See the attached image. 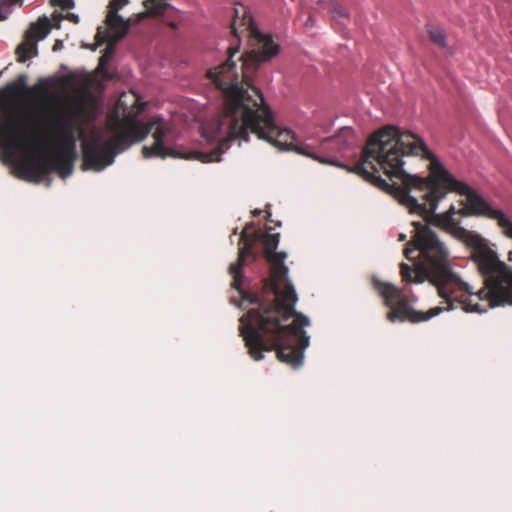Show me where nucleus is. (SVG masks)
I'll list each match as a JSON object with an SVG mask.
<instances>
[{"instance_id":"obj_1","label":"nucleus","mask_w":512,"mask_h":512,"mask_svg":"<svg viewBox=\"0 0 512 512\" xmlns=\"http://www.w3.org/2000/svg\"><path fill=\"white\" fill-rule=\"evenodd\" d=\"M349 171L361 176L378 189L393 195L410 213L446 230L458 226L456 214L483 216L497 221L502 233L512 240V221L503 211L492 208L468 184L457 180L429 150L418 135L387 125L367 140L360 160ZM415 233L404 255L418 260L415 269L402 263L400 273L406 283L429 280L448 307H434L427 312L410 307L404 291L377 278L373 288L390 310L387 319L419 323L428 321L459 302L466 312H487L489 309L512 305V269L501 261L486 243H478L472 253L483 287H473L454 273L448 252L436 233L421 222H413Z\"/></svg>"},{"instance_id":"obj_2","label":"nucleus","mask_w":512,"mask_h":512,"mask_svg":"<svg viewBox=\"0 0 512 512\" xmlns=\"http://www.w3.org/2000/svg\"><path fill=\"white\" fill-rule=\"evenodd\" d=\"M232 35L240 41L243 34L249 39V50L240 56L242 61V82H238L236 62L233 60L239 52V43L227 49L228 58L219 66L210 69L207 77L222 92L223 113L219 118L218 131L221 137L219 145L210 152L217 153L219 162L221 155L229 148L233 140L247 141L249 132L259 139L271 143L281 150H293L298 154L310 157L321 163L341 166L332 158L319 156L308 144L294 143L295 134L289 129H280L273 118L263 95L253 82V75L261 64L269 62L279 54L280 47L270 35L262 34L253 22L252 16L245 6L234 8V17L230 24Z\"/></svg>"},{"instance_id":"obj_3","label":"nucleus","mask_w":512,"mask_h":512,"mask_svg":"<svg viewBox=\"0 0 512 512\" xmlns=\"http://www.w3.org/2000/svg\"><path fill=\"white\" fill-rule=\"evenodd\" d=\"M247 225L240 234L243 245L239 247L238 259L229 266L233 278L231 287L242 299L256 305L240 318L239 332L255 361L264 358L263 352L276 351L277 358L293 368L303 363L304 350L310 338L304 327L310 324L308 317L295 310L298 300L296 291L288 279V268L284 264L286 253L276 252L279 234L265 233L262 237L264 253L270 263V277L262 281L259 292H246L241 288L243 266L247 257H253V244L257 233L249 235Z\"/></svg>"},{"instance_id":"obj_4","label":"nucleus","mask_w":512,"mask_h":512,"mask_svg":"<svg viewBox=\"0 0 512 512\" xmlns=\"http://www.w3.org/2000/svg\"><path fill=\"white\" fill-rule=\"evenodd\" d=\"M153 128H155L152 133L153 144L145 145L141 149L142 156L145 159L172 157L211 163V160L218 157L216 152L189 151L183 153L166 146V137L171 129L164 120L156 116L151 121L142 123L136 120L135 114L124 119L123 128L112 140L103 141L99 136H93L90 140L83 142L82 170L102 171L114 162L117 150H124L132 143L143 141Z\"/></svg>"},{"instance_id":"obj_5","label":"nucleus","mask_w":512,"mask_h":512,"mask_svg":"<svg viewBox=\"0 0 512 512\" xmlns=\"http://www.w3.org/2000/svg\"><path fill=\"white\" fill-rule=\"evenodd\" d=\"M76 155L74 138L63 132L55 150L38 158L26 159L17 166V170L22 179L36 183L44 180L52 171L66 178L73 171Z\"/></svg>"},{"instance_id":"obj_6","label":"nucleus","mask_w":512,"mask_h":512,"mask_svg":"<svg viewBox=\"0 0 512 512\" xmlns=\"http://www.w3.org/2000/svg\"><path fill=\"white\" fill-rule=\"evenodd\" d=\"M144 12L138 13L134 19H124L118 13L107 12L105 23L115 33V41L122 39L128 32L131 24H138L148 16L155 17L164 14L170 7L167 0H145Z\"/></svg>"},{"instance_id":"obj_7","label":"nucleus","mask_w":512,"mask_h":512,"mask_svg":"<svg viewBox=\"0 0 512 512\" xmlns=\"http://www.w3.org/2000/svg\"><path fill=\"white\" fill-rule=\"evenodd\" d=\"M27 142L25 127L10 116H0V150L12 156L16 150L22 149Z\"/></svg>"},{"instance_id":"obj_8","label":"nucleus","mask_w":512,"mask_h":512,"mask_svg":"<svg viewBox=\"0 0 512 512\" xmlns=\"http://www.w3.org/2000/svg\"><path fill=\"white\" fill-rule=\"evenodd\" d=\"M356 143L355 132L350 127H343L338 134L321 141L319 150L321 152L346 154L351 151Z\"/></svg>"},{"instance_id":"obj_9","label":"nucleus","mask_w":512,"mask_h":512,"mask_svg":"<svg viewBox=\"0 0 512 512\" xmlns=\"http://www.w3.org/2000/svg\"><path fill=\"white\" fill-rule=\"evenodd\" d=\"M61 18V15L54 16V25L51 24L50 20L47 17L40 18L38 22L31 24L29 30L26 32L25 35L36 42L42 40L50 33L52 27H60Z\"/></svg>"},{"instance_id":"obj_10","label":"nucleus","mask_w":512,"mask_h":512,"mask_svg":"<svg viewBox=\"0 0 512 512\" xmlns=\"http://www.w3.org/2000/svg\"><path fill=\"white\" fill-rule=\"evenodd\" d=\"M37 42L25 35V40L17 47L18 62H25L37 55Z\"/></svg>"},{"instance_id":"obj_11","label":"nucleus","mask_w":512,"mask_h":512,"mask_svg":"<svg viewBox=\"0 0 512 512\" xmlns=\"http://www.w3.org/2000/svg\"><path fill=\"white\" fill-rule=\"evenodd\" d=\"M329 11L332 13L333 19L341 25H345L346 21L349 19L345 10L336 2H332L329 5Z\"/></svg>"},{"instance_id":"obj_12","label":"nucleus","mask_w":512,"mask_h":512,"mask_svg":"<svg viewBox=\"0 0 512 512\" xmlns=\"http://www.w3.org/2000/svg\"><path fill=\"white\" fill-rule=\"evenodd\" d=\"M429 39L431 42H433L435 45L444 48L446 46L445 42V33L440 28H430L428 30Z\"/></svg>"},{"instance_id":"obj_13","label":"nucleus","mask_w":512,"mask_h":512,"mask_svg":"<svg viewBox=\"0 0 512 512\" xmlns=\"http://www.w3.org/2000/svg\"><path fill=\"white\" fill-rule=\"evenodd\" d=\"M27 90L25 77L21 76L17 82L13 83L11 86L7 88V93L9 97H14L19 95Z\"/></svg>"},{"instance_id":"obj_14","label":"nucleus","mask_w":512,"mask_h":512,"mask_svg":"<svg viewBox=\"0 0 512 512\" xmlns=\"http://www.w3.org/2000/svg\"><path fill=\"white\" fill-rule=\"evenodd\" d=\"M23 0H0V21L5 20L9 14V8Z\"/></svg>"},{"instance_id":"obj_15","label":"nucleus","mask_w":512,"mask_h":512,"mask_svg":"<svg viewBox=\"0 0 512 512\" xmlns=\"http://www.w3.org/2000/svg\"><path fill=\"white\" fill-rule=\"evenodd\" d=\"M129 3V0H110L107 12L118 13V11Z\"/></svg>"},{"instance_id":"obj_16","label":"nucleus","mask_w":512,"mask_h":512,"mask_svg":"<svg viewBox=\"0 0 512 512\" xmlns=\"http://www.w3.org/2000/svg\"><path fill=\"white\" fill-rule=\"evenodd\" d=\"M52 6H58L63 10L72 9L75 5L74 0H50Z\"/></svg>"},{"instance_id":"obj_17","label":"nucleus","mask_w":512,"mask_h":512,"mask_svg":"<svg viewBox=\"0 0 512 512\" xmlns=\"http://www.w3.org/2000/svg\"><path fill=\"white\" fill-rule=\"evenodd\" d=\"M106 37H107V32L102 31V27H98L97 33L95 35V40H96L97 44L98 45L103 44L106 40Z\"/></svg>"},{"instance_id":"obj_18","label":"nucleus","mask_w":512,"mask_h":512,"mask_svg":"<svg viewBox=\"0 0 512 512\" xmlns=\"http://www.w3.org/2000/svg\"><path fill=\"white\" fill-rule=\"evenodd\" d=\"M66 19H68L69 21L77 24L79 22V16L74 14V13H68L66 15Z\"/></svg>"},{"instance_id":"obj_19","label":"nucleus","mask_w":512,"mask_h":512,"mask_svg":"<svg viewBox=\"0 0 512 512\" xmlns=\"http://www.w3.org/2000/svg\"><path fill=\"white\" fill-rule=\"evenodd\" d=\"M135 105L137 108V112H141L144 109L145 104L140 102L138 98H135Z\"/></svg>"},{"instance_id":"obj_20","label":"nucleus","mask_w":512,"mask_h":512,"mask_svg":"<svg viewBox=\"0 0 512 512\" xmlns=\"http://www.w3.org/2000/svg\"><path fill=\"white\" fill-rule=\"evenodd\" d=\"M305 25L306 26H313L314 25V19H313L312 15H309Z\"/></svg>"},{"instance_id":"obj_21","label":"nucleus","mask_w":512,"mask_h":512,"mask_svg":"<svg viewBox=\"0 0 512 512\" xmlns=\"http://www.w3.org/2000/svg\"><path fill=\"white\" fill-rule=\"evenodd\" d=\"M260 214H261V210H259V209H255V210L252 212V215H253L254 217H258Z\"/></svg>"},{"instance_id":"obj_22","label":"nucleus","mask_w":512,"mask_h":512,"mask_svg":"<svg viewBox=\"0 0 512 512\" xmlns=\"http://www.w3.org/2000/svg\"><path fill=\"white\" fill-rule=\"evenodd\" d=\"M398 240H399V241H405V240H406V235H405V234H403V233H401V234L399 235Z\"/></svg>"},{"instance_id":"obj_23","label":"nucleus","mask_w":512,"mask_h":512,"mask_svg":"<svg viewBox=\"0 0 512 512\" xmlns=\"http://www.w3.org/2000/svg\"><path fill=\"white\" fill-rule=\"evenodd\" d=\"M170 26H171L172 28H176V24H175V23H171V24H170Z\"/></svg>"},{"instance_id":"obj_24","label":"nucleus","mask_w":512,"mask_h":512,"mask_svg":"<svg viewBox=\"0 0 512 512\" xmlns=\"http://www.w3.org/2000/svg\"><path fill=\"white\" fill-rule=\"evenodd\" d=\"M104 58H105V56H101L100 63H102L104 61Z\"/></svg>"}]
</instances>
